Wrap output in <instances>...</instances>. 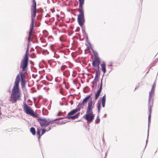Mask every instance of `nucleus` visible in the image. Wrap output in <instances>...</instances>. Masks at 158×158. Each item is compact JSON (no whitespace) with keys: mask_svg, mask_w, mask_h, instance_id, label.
I'll list each match as a JSON object with an SVG mask.
<instances>
[{"mask_svg":"<svg viewBox=\"0 0 158 158\" xmlns=\"http://www.w3.org/2000/svg\"><path fill=\"white\" fill-rule=\"evenodd\" d=\"M92 50L93 52L94 56V59H99V57L97 52L95 51L94 50L92 49Z\"/></svg>","mask_w":158,"mask_h":158,"instance_id":"17","label":"nucleus"},{"mask_svg":"<svg viewBox=\"0 0 158 158\" xmlns=\"http://www.w3.org/2000/svg\"><path fill=\"white\" fill-rule=\"evenodd\" d=\"M42 113L44 115H46L48 114V111L47 110L43 108L42 109Z\"/></svg>","mask_w":158,"mask_h":158,"instance_id":"25","label":"nucleus"},{"mask_svg":"<svg viewBox=\"0 0 158 158\" xmlns=\"http://www.w3.org/2000/svg\"><path fill=\"white\" fill-rule=\"evenodd\" d=\"M31 58H36V56L34 53H32L31 55Z\"/></svg>","mask_w":158,"mask_h":158,"instance_id":"35","label":"nucleus"},{"mask_svg":"<svg viewBox=\"0 0 158 158\" xmlns=\"http://www.w3.org/2000/svg\"><path fill=\"white\" fill-rule=\"evenodd\" d=\"M39 135V136L38 138V139L39 140L40 138L41 137V136L42 135Z\"/></svg>","mask_w":158,"mask_h":158,"instance_id":"47","label":"nucleus"},{"mask_svg":"<svg viewBox=\"0 0 158 158\" xmlns=\"http://www.w3.org/2000/svg\"><path fill=\"white\" fill-rule=\"evenodd\" d=\"M101 66L102 69V71L103 72L104 74L106 71L105 63L104 62H103V63L101 64Z\"/></svg>","mask_w":158,"mask_h":158,"instance_id":"19","label":"nucleus"},{"mask_svg":"<svg viewBox=\"0 0 158 158\" xmlns=\"http://www.w3.org/2000/svg\"><path fill=\"white\" fill-rule=\"evenodd\" d=\"M106 114H105L104 115V117H106Z\"/></svg>","mask_w":158,"mask_h":158,"instance_id":"51","label":"nucleus"},{"mask_svg":"<svg viewBox=\"0 0 158 158\" xmlns=\"http://www.w3.org/2000/svg\"><path fill=\"white\" fill-rule=\"evenodd\" d=\"M69 122V121H62L61 122L60 124H61L62 125V124L65 123H67V122Z\"/></svg>","mask_w":158,"mask_h":158,"instance_id":"39","label":"nucleus"},{"mask_svg":"<svg viewBox=\"0 0 158 158\" xmlns=\"http://www.w3.org/2000/svg\"><path fill=\"white\" fill-rule=\"evenodd\" d=\"M30 62L31 64H33V62L32 61H31Z\"/></svg>","mask_w":158,"mask_h":158,"instance_id":"50","label":"nucleus"},{"mask_svg":"<svg viewBox=\"0 0 158 158\" xmlns=\"http://www.w3.org/2000/svg\"><path fill=\"white\" fill-rule=\"evenodd\" d=\"M87 123H91L94 119V116L93 114V113H86L85 115L84 116Z\"/></svg>","mask_w":158,"mask_h":158,"instance_id":"8","label":"nucleus"},{"mask_svg":"<svg viewBox=\"0 0 158 158\" xmlns=\"http://www.w3.org/2000/svg\"><path fill=\"white\" fill-rule=\"evenodd\" d=\"M28 52L29 51L28 49H27L24 56L23 59H28Z\"/></svg>","mask_w":158,"mask_h":158,"instance_id":"24","label":"nucleus"},{"mask_svg":"<svg viewBox=\"0 0 158 158\" xmlns=\"http://www.w3.org/2000/svg\"><path fill=\"white\" fill-rule=\"evenodd\" d=\"M80 115V113H77L76 115L72 116H66L65 118H68L69 119H72L73 120L75 119L78 117Z\"/></svg>","mask_w":158,"mask_h":158,"instance_id":"14","label":"nucleus"},{"mask_svg":"<svg viewBox=\"0 0 158 158\" xmlns=\"http://www.w3.org/2000/svg\"><path fill=\"white\" fill-rule=\"evenodd\" d=\"M100 74V72L98 71H96V75L94 80L96 81H98V77L99 75Z\"/></svg>","mask_w":158,"mask_h":158,"instance_id":"21","label":"nucleus"},{"mask_svg":"<svg viewBox=\"0 0 158 158\" xmlns=\"http://www.w3.org/2000/svg\"><path fill=\"white\" fill-rule=\"evenodd\" d=\"M28 60H22L20 63V68H22V71L25 73L27 72L28 70Z\"/></svg>","mask_w":158,"mask_h":158,"instance_id":"6","label":"nucleus"},{"mask_svg":"<svg viewBox=\"0 0 158 158\" xmlns=\"http://www.w3.org/2000/svg\"><path fill=\"white\" fill-rule=\"evenodd\" d=\"M106 155H107V153H106Z\"/></svg>","mask_w":158,"mask_h":158,"instance_id":"56","label":"nucleus"},{"mask_svg":"<svg viewBox=\"0 0 158 158\" xmlns=\"http://www.w3.org/2000/svg\"><path fill=\"white\" fill-rule=\"evenodd\" d=\"M70 102H71V105L73 104V101H72L71 100Z\"/></svg>","mask_w":158,"mask_h":158,"instance_id":"48","label":"nucleus"},{"mask_svg":"<svg viewBox=\"0 0 158 158\" xmlns=\"http://www.w3.org/2000/svg\"><path fill=\"white\" fill-rule=\"evenodd\" d=\"M79 2V7L78 9H83V6L84 2V0H78Z\"/></svg>","mask_w":158,"mask_h":158,"instance_id":"16","label":"nucleus"},{"mask_svg":"<svg viewBox=\"0 0 158 158\" xmlns=\"http://www.w3.org/2000/svg\"><path fill=\"white\" fill-rule=\"evenodd\" d=\"M33 117L37 118V120L41 127H46L50 125V122H48V119L43 118L39 117L38 115L33 111L30 115Z\"/></svg>","mask_w":158,"mask_h":158,"instance_id":"3","label":"nucleus"},{"mask_svg":"<svg viewBox=\"0 0 158 158\" xmlns=\"http://www.w3.org/2000/svg\"><path fill=\"white\" fill-rule=\"evenodd\" d=\"M41 130L39 129H37V134L38 135H41L40 134Z\"/></svg>","mask_w":158,"mask_h":158,"instance_id":"34","label":"nucleus"},{"mask_svg":"<svg viewBox=\"0 0 158 158\" xmlns=\"http://www.w3.org/2000/svg\"><path fill=\"white\" fill-rule=\"evenodd\" d=\"M100 64H98V65H97V69H95L96 71H98L100 72L99 71V69H100V67H99V65Z\"/></svg>","mask_w":158,"mask_h":158,"instance_id":"36","label":"nucleus"},{"mask_svg":"<svg viewBox=\"0 0 158 158\" xmlns=\"http://www.w3.org/2000/svg\"><path fill=\"white\" fill-rule=\"evenodd\" d=\"M24 106L23 110L27 114L31 115L33 110L31 109V108L27 105L25 103H23Z\"/></svg>","mask_w":158,"mask_h":158,"instance_id":"9","label":"nucleus"},{"mask_svg":"<svg viewBox=\"0 0 158 158\" xmlns=\"http://www.w3.org/2000/svg\"><path fill=\"white\" fill-rule=\"evenodd\" d=\"M30 131L33 135L35 134L36 132L35 128L33 127H31L30 128Z\"/></svg>","mask_w":158,"mask_h":158,"instance_id":"23","label":"nucleus"},{"mask_svg":"<svg viewBox=\"0 0 158 158\" xmlns=\"http://www.w3.org/2000/svg\"><path fill=\"white\" fill-rule=\"evenodd\" d=\"M78 10L79 12V14L78 15L77 21L79 25L81 27L85 22L84 10L78 9Z\"/></svg>","mask_w":158,"mask_h":158,"instance_id":"5","label":"nucleus"},{"mask_svg":"<svg viewBox=\"0 0 158 158\" xmlns=\"http://www.w3.org/2000/svg\"><path fill=\"white\" fill-rule=\"evenodd\" d=\"M92 96V93H91L90 94H89L88 96H87V97H88V98H90Z\"/></svg>","mask_w":158,"mask_h":158,"instance_id":"43","label":"nucleus"},{"mask_svg":"<svg viewBox=\"0 0 158 158\" xmlns=\"http://www.w3.org/2000/svg\"><path fill=\"white\" fill-rule=\"evenodd\" d=\"M62 113L61 112H59L58 113V115L59 116Z\"/></svg>","mask_w":158,"mask_h":158,"instance_id":"45","label":"nucleus"},{"mask_svg":"<svg viewBox=\"0 0 158 158\" xmlns=\"http://www.w3.org/2000/svg\"><path fill=\"white\" fill-rule=\"evenodd\" d=\"M20 76L18 74L16 77L15 85H14L10 94V101L13 103H15L18 100L20 99L21 93L19 88Z\"/></svg>","mask_w":158,"mask_h":158,"instance_id":"1","label":"nucleus"},{"mask_svg":"<svg viewBox=\"0 0 158 158\" xmlns=\"http://www.w3.org/2000/svg\"><path fill=\"white\" fill-rule=\"evenodd\" d=\"M101 60H93L92 61V65L94 67L97 66V65L98 64H100L101 63Z\"/></svg>","mask_w":158,"mask_h":158,"instance_id":"15","label":"nucleus"},{"mask_svg":"<svg viewBox=\"0 0 158 158\" xmlns=\"http://www.w3.org/2000/svg\"><path fill=\"white\" fill-rule=\"evenodd\" d=\"M51 60H48V63H49L50 64V65H52V63H55V62H51Z\"/></svg>","mask_w":158,"mask_h":158,"instance_id":"38","label":"nucleus"},{"mask_svg":"<svg viewBox=\"0 0 158 158\" xmlns=\"http://www.w3.org/2000/svg\"><path fill=\"white\" fill-rule=\"evenodd\" d=\"M102 79H101V82H100V86H102Z\"/></svg>","mask_w":158,"mask_h":158,"instance_id":"42","label":"nucleus"},{"mask_svg":"<svg viewBox=\"0 0 158 158\" xmlns=\"http://www.w3.org/2000/svg\"><path fill=\"white\" fill-rule=\"evenodd\" d=\"M66 67H67V66L65 65H63L61 67V70L62 71H63L65 69V68Z\"/></svg>","mask_w":158,"mask_h":158,"instance_id":"32","label":"nucleus"},{"mask_svg":"<svg viewBox=\"0 0 158 158\" xmlns=\"http://www.w3.org/2000/svg\"><path fill=\"white\" fill-rule=\"evenodd\" d=\"M46 130L45 129H42L41 135H44L46 132Z\"/></svg>","mask_w":158,"mask_h":158,"instance_id":"33","label":"nucleus"},{"mask_svg":"<svg viewBox=\"0 0 158 158\" xmlns=\"http://www.w3.org/2000/svg\"><path fill=\"white\" fill-rule=\"evenodd\" d=\"M77 60H76V61H77Z\"/></svg>","mask_w":158,"mask_h":158,"instance_id":"55","label":"nucleus"},{"mask_svg":"<svg viewBox=\"0 0 158 158\" xmlns=\"http://www.w3.org/2000/svg\"><path fill=\"white\" fill-rule=\"evenodd\" d=\"M35 17H31V25L30 26V30L28 32V40L29 42L32 40V37L34 34L33 31L34 30V19Z\"/></svg>","mask_w":158,"mask_h":158,"instance_id":"4","label":"nucleus"},{"mask_svg":"<svg viewBox=\"0 0 158 158\" xmlns=\"http://www.w3.org/2000/svg\"><path fill=\"white\" fill-rule=\"evenodd\" d=\"M93 101L91 99L88 102L86 113H93L92 110L94 106H92Z\"/></svg>","mask_w":158,"mask_h":158,"instance_id":"10","label":"nucleus"},{"mask_svg":"<svg viewBox=\"0 0 158 158\" xmlns=\"http://www.w3.org/2000/svg\"><path fill=\"white\" fill-rule=\"evenodd\" d=\"M66 63L68 64L69 65V67L70 68H71L73 66V64L70 62H67Z\"/></svg>","mask_w":158,"mask_h":158,"instance_id":"37","label":"nucleus"},{"mask_svg":"<svg viewBox=\"0 0 158 158\" xmlns=\"http://www.w3.org/2000/svg\"><path fill=\"white\" fill-rule=\"evenodd\" d=\"M97 81L94 80L92 82L93 85L92 86V88H94V86H96Z\"/></svg>","mask_w":158,"mask_h":158,"instance_id":"29","label":"nucleus"},{"mask_svg":"<svg viewBox=\"0 0 158 158\" xmlns=\"http://www.w3.org/2000/svg\"><path fill=\"white\" fill-rule=\"evenodd\" d=\"M65 117H60V118H56V119H53V120H50V119H48V122H50L49 123H50V124H51V123L53 121H57L58 120H61V119L64 118H65Z\"/></svg>","mask_w":158,"mask_h":158,"instance_id":"18","label":"nucleus"},{"mask_svg":"<svg viewBox=\"0 0 158 158\" xmlns=\"http://www.w3.org/2000/svg\"><path fill=\"white\" fill-rule=\"evenodd\" d=\"M63 74L66 77H68L70 75L69 71L68 70L65 71L63 72Z\"/></svg>","mask_w":158,"mask_h":158,"instance_id":"22","label":"nucleus"},{"mask_svg":"<svg viewBox=\"0 0 158 158\" xmlns=\"http://www.w3.org/2000/svg\"><path fill=\"white\" fill-rule=\"evenodd\" d=\"M102 87L100 86L99 89L98 90V91L96 92V93L95 94V100H97L99 97V96L102 90Z\"/></svg>","mask_w":158,"mask_h":158,"instance_id":"13","label":"nucleus"},{"mask_svg":"<svg viewBox=\"0 0 158 158\" xmlns=\"http://www.w3.org/2000/svg\"><path fill=\"white\" fill-rule=\"evenodd\" d=\"M112 63H110L109 64H108V66H112Z\"/></svg>","mask_w":158,"mask_h":158,"instance_id":"44","label":"nucleus"},{"mask_svg":"<svg viewBox=\"0 0 158 158\" xmlns=\"http://www.w3.org/2000/svg\"><path fill=\"white\" fill-rule=\"evenodd\" d=\"M156 81L154 82L152 86V89L149 93L148 96V111L149 112V115L148 117V127H149L150 123L151 122V114L152 113V108L153 106V97L154 95L155 88L156 86ZM149 132V127L148 130V134L147 139L148 138Z\"/></svg>","mask_w":158,"mask_h":158,"instance_id":"2","label":"nucleus"},{"mask_svg":"<svg viewBox=\"0 0 158 158\" xmlns=\"http://www.w3.org/2000/svg\"><path fill=\"white\" fill-rule=\"evenodd\" d=\"M36 3L35 0H32V4L31 6V17H35L36 13Z\"/></svg>","mask_w":158,"mask_h":158,"instance_id":"7","label":"nucleus"},{"mask_svg":"<svg viewBox=\"0 0 158 158\" xmlns=\"http://www.w3.org/2000/svg\"><path fill=\"white\" fill-rule=\"evenodd\" d=\"M138 86H137L135 88V90H136V89H138Z\"/></svg>","mask_w":158,"mask_h":158,"instance_id":"49","label":"nucleus"},{"mask_svg":"<svg viewBox=\"0 0 158 158\" xmlns=\"http://www.w3.org/2000/svg\"><path fill=\"white\" fill-rule=\"evenodd\" d=\"M25 72L23 73V72H21V73L20 74L21 81H25Z\"/></svg>","mask_w":158,"mask_h":158,"instance_id":"20","label":"nucleus"},{"mask_svg":"<svg viewBox=\"0 0 158 158\" xmlns=\"http://www.w3.org/2000/svg\"><path fill=\"white\" fill-rule=\"evenodd\" d=\"M100 121V119H99V116H98L97 118L96 119V120H95V123H99Z\"/></svg>","mask_w":158,"mask_h":158,"instance_id":"31","label":"nucleus"},{"mask_svg":"<svg viewBox=\"0 0 158 158\" xmlns=\"http://www.w3.org/2000/svg\"><path fill=\"white\" fill-rule=\"evenodd\" d=\"M42 62L44 63V60H42Z\"/></svg>","mask_w":158,"mask_h":158,"instance_id":"52","label":"nucleus"},{"mask_svg":"<svg viewBox=\"0 0 158 158\" xmlns=\"http://www.w3.org/2000/svg\"><path fill=\"white\" fill-rule=\"evenodd\" d=\"M118 65V64H116L115 65V66H116Z\"/></svg>","mask_w":158,"mask_h":158,"instance_id":"54","label":"nucleus"},{"mask_svg":"<svg viewBox=\"0 0 158 158\" xmlns=\"http://www.w3.org/2000/svg\"><path fill=\"white\" fill-rule=\"evenodd\" d=\"M52 127V126L51 125L50 127H49L47 130H46V131H49V130H50L51 129V127Z\"/></svg>","mask_w":158,"mask_h":158,"instance_id":"41","label":"nucleus"},{"mask_svg":"<svg viewBox=\"0 0 158 158\" xmlns=\"http://www.w3.org/2000/svg\"><path fill=\"white\" fill-rule=\"evenodd\" d=\"M89 98L88 97L86 96L85 98L83 100L82 102H80L78 105L80 107H81V108H82L84 106V105L86 104L88 102V101L89 100Z\"/></svg>","mask_w":158,"mask_h":158,"instance_id":"12","label":"nucleus"},{"mask_svg":"<svg viewBox=\"0 0 158 158\" xmlns=\"http://www.w3.org/2000/svg\"><path fill=\"white\" fill-rule=\"evenodd\" d=\"M158 62V61L157 60H155L152 63L151 65L152 66H153L156 64V63Z\"/></svg>","mask_w":158,"mask_h":158,"instance_id":"30","label":"nucleus"},{"mask_svg":"<svg viewBox=\"0 0 158 158\" xmlns=\"http://www.w3.org/2000/svg\"><path fill=\"white\" fill-rule=\"evenodd\" d=\"M21 85L22 88L25 86V81H21Z\"/></svg>","mask_w":158,"mask_h":158,"instance_id":"28","label":"nucleus"},{"mask_svg":"<svg viewBox=\"0 0 158 158\" xmlns=\"http://www.w3.org/2000/svg\"><path fill=\"white\" fill-rule=\"evenodd\" d=\"M106 96L105 94L102 97V102H106Z\"/></svg>","mask_w":158,"mask_h":158,"instance_id":"27","label":"nucleus"},{"mask_svg":"<svg viewBox=\"0 0 158 158\" xmlns=\"http://www.w3.org/2000/svg\"><path fill=\"white\" fill-rule=\"evenodd\" d=\"M148 142V139H147V140H146V146H145V148H144V149H145V148H146V145H147V143Z\"/></svg>","mask_w":158,"mask_h":158,"instance_id":"46","label":"nucleus"},{"mask_svg":"<svg viewBox=\"0 0 158 158\" xmlns=\"http://www.w3.org/2000/svg\"><path fill=\"white\" fill-rule=\"evenodd\" d=\"M60 105H61V106H62V105H63V103H60Z\"/></svg>","mask_w":158,"mask_h":158,"instance_id":"53","label":"nucleus"},{"mask_svg":"<svg viewBox=\"0 0 158 158\" xmlns=\"http://www.w3.org/2000/svg\"><path fill=\"white\" fill-rule=\"evenodd\" d=\"M101 104L100 102H98L97 103V107L98 109V112L99 113L100 111V109H101Z\"/></svg>","mask_w":158,"mask_h":158,"instance_id":"26","label":"nucleus"},{"mask_svg":"<svg viewBox=\"0 0 158 158\" xmlns=\"http://www.w3.org/2000/svg\"><path fill=\"white\" fill-rule=\"evenodd\" d=\"M81 109V107H80L78 105L76 109H73L71 110V111H70L69 113H68L67 116H69L75 114L77 112L80 111V110Z\"/></svg>","mask_w":158,"mask_h":158,"instance_id":"11","label":"nucleus"},{"mask_svg":"<svg viewBox=\"0 0 158 158\" xmlns=\"http://www.w3.org/2000/svg\"><path fill=\"white\" fill-rule=\"evenodd\" d=\"M105 102H102V106L103 107H105Z\"/></svg>","mask_w":158,"mask_h":158,"instance_id":"40","label":"nucleus"}]
</instances>
